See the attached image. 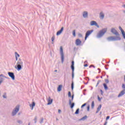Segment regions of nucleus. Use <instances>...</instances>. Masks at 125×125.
<instances>
[{
	"label": "nucleus",
	"instance_id": "f257e3e1",
	"mask_svg": "<svg viewBox=\"0 0 125 125\" xmlns=\"http://www.w3.org/2000/svg\"><path fill=\"white\" fill-rule=\"evenodd\" d=\"M110 32L112 34H113V35H115V36H110L107 37L106 40L108 42H117V41H121V40H122L120 37V34H119V32H118L116 29L112 28Z\"/></svg>",
	"mask_w": 125,
	"mask_h": 125
},
{
	"label": "nucleus",
	"instance_id": "f03ea898",
	"mask_svg": "<svg viewBox=\"0 0 125 125\" xmlns=\"http://www.w3.org/2000/svg\"><path fill=\"white\" fill-rule=\"evenodd\" d=\"M106 32H107V28H103L101 29L97 33V38H98V39H101V38H102V37H103V36H104Z\"/></svg>",
	"mask_w": 125,
	"mask_h": 125
},
{
	"label": "nucleus",
	"instance_id": "7ed1b4c3",
	"mask_svg": "<svg viewBox=\"0 0 125 125\" xmlns=\"http://www.w3.org/2000/svg\"><path fill=\"white\" fill-rule=\"evenodd\" d=\"M106 32H107V28H103L101 29L97 33V38H98V39H101V38H102V37H103V36H104Z\"/></svg>",
	"mask_w": 125,
	"mask_h": 125
},
{
	"label": "nucleus",
	"instance_id": "20e7f679",
	"mask_svg": "<svg viewBox=\"0 0 125 125\" xmlns=\"http://www.w3.org/2000/svg\"><path fill=\"white\" fill-rule=\"evenodd\" d=\"M23 67V62L21 59H19L18 62H17V67L15 66V68L18 71H21Z\"/></svg>",
	"mask_w": 125,
	"mask_h": 125
},
{
	"label": "nucleus",
	"instance_id": "39448f33",
	"mask_svg": "<svg viewBox=\"0 0 125 125\" xmlns=\"http://www.w3.org/2000/svg\"><path fill=\"white\" fill-rule=\"evenodd\" d=\"M20 109V106H19V105H17L12 112V116L13 117H14V116H16L18 112H19Z\"/></svg>",
	"mask_w": 125,
	"mask_h": 125
},
{
	"label": "nucleus",
	"instance_id": "423d86ee",
	"mask_svg": "<svg viewBox=\"0 0 125 125\" xmlns=\"http://www.w3.org/2000/svg\"><path fill=\"white\" fill-rule=\"evenodd\" d=\"M122 87L123 88V90L121 91V92L119 93V94L118 96V97H122L123 95H124L125 94V83H123Z\"/></svg>",
	"mask_w": 125,
	"mask_h": 125
},
{
	"label": "nucleus",
	"instance_id": "0eeeda50",
	"mask_svg": "<svg viewBox=\"0 0 125 125\" xmlns=\"http://www.w3.org/2000/svg\"><path fill=\"white\" fill-rule=\"evenodd\" d=\"M60 54L61 56V61L62 64L64 63V53L63 52V47L61 46L60 47Z\"/></svg>",
	"mask_w": 125,
	"mask_h": 125
},
{
	"label": "nucleus",
	"instance_id": "6e6552de",
	"mask_svg": "<svg viewBox=\"0 0 125 125\" xmlns=\"http://www.w3.org/2000/svg\"><path fill=\"white\" fill-rule=\"evenodd\" d=\"M74 65H75V62H74V61H73L71 62V70L72 71V80H74V71H75V66H74Z\"/></svg>",
	"mask_w": 125,
	"mask_h": 125
},
{
	"label": "nucleus",
	"instance_id": "1a4fd4ad",
	"mask_svg": "<svg viewBox=\"0 0 125 125\" xmlns=\"http://www.w3.org/2000/svg\"><path fill=\"white\" fill-rule=\"evenodd\" d=\"M8 75L9 77H10V78H11V79H12L13 81L15 80V75H14V73L11 72H8Z\"/></svg>",
	"mask_w": 125,
	"mask_h": 125
},
{
	"label": "nucleus",
	"instance_id": "9d476101",
	"mask_svg": "<svg viewBox=\"0 0 125 125\" xmlns=\"http://www.w3.org/2000/svg\"><path fill=\"white\" fill-rule=\"evenodd\" d=\"M90 25L91 26H96L97 28H99V25L96 22V21H92L90 22Z\"/></svg>",
	"mask_w": 125,
	"mask_h": 125
},
{
	"label": "nucleus",
	"instance_id": "9b49d317",
	"mask_svg": "<svg viewBox=\"0 0 125 125\" xmlns=\"http://www.w3.org/2000/svg\"><path fill=\"white\" fill-rule=\"evenodd\" d=\"M119 30H120V31H121L122 35L124 39L125 40V31L123 29V28H122V27H121V26H119Z\"/></svg>",
	"mask_w": 125,
	"mask_h": 125
},
{
	"label": "nucleus",
	"instance_id": "f8f14e48",
	"mask_svg": "<svg viewBox=\"0 0 125 125\" xmlns=\"http://www.w3.org/2000/svg\"><path fill=\"white\" fill-rule=\"evenodd\" d=\"M69 105L70 106V108L71 109H73L74 108V107L75 106V103H72V101H71V99H69Z\"/></svg>",
	"mask_w": 125,
	"mask_h": 125
},
{
	"label": "nucleus",
	"instance_id": "ddd939ff",
	"mask_svg": "<svg viewBox=\"0 0 125 125\" xmlns=\"http://www.w3.org/2000/svg\"><path fill=\"white\" fill-rule=\"evenodd\" d=\"M64 31V27H62L60 30H59L56 34L57 36H59L60 35H61L62 34V32Z\"/></svg>",
	"mask_w": 125,
	"mask_h": 125
},
{
	"label": "nucleus",
	"instance_id": "4468645a",
	"mask_svg": "<svg viewBox=\"0 0 125 125\" xmlns=\"http://www.w3.org/2000/svg\"><path fill=\"white\" fill-rule=\"evenodd\" d=\"M93 32V30H88L86 32L85 36L87 37H89V36L91 34V33Z\"/></svg>",
	"mask_w": 125,
	"mask_h": 125
},
{
	"label": "nucleus",
	"instance_id": "2eb2a0df",
	"mask_svg": "<svg viewBox=\"0 0 125 125\" xmlns=\"http://www.w3.org/2000/svg\"><path fill=\"white\" fill-rule=\"evenodd\" d=\"M53 102V99H50V97H49V98L48 99L47 105H51V104H52V102Z\"/></svg>",
	"mask_w": 125,
	"mask_h": 125
},
{
	"label": "nucleus",
	"instance_id": "dca6fc26",
	"mask_svg": "<svg viewBox=\"0 0 125 125\" xmlns=\"http://www.w3.org/2000/svg\"><path fill=\"white\" fill-rule=\"evenodd\" d=\"M81 43H82V41L79 39H78L76 40V45H80Z\"/></svg>",
	"mask_w": 125,
	"mask_h": 125
},
{
	"label": "nucleus",
	"instance_id": "f3484780",
	"mask_svg": "<svg viewBox=\"0 0 125 125\" xmlns=\"http://www.w3.org/2000/svg\"><path fill=\"white\" fill-rule=\"evenodd\" d=\"M104 13H103V12H101L100 13V19H104Z\"/></svg>",
	"mask_w": 125,
	"mask_h": 125
},
{
	"label": "nucleus",
	"instance_id": "a211bd4d",
	"mask_svg": "<svg viewBox=\"0 0 125 125\" xmlns=\"http://www.w3.org/2000/svg\"><path fill=\"white\" fill-rule=\"evenodd\" d=\"M36 106V103L35 102H32V104H30V107H32L31 110H33L34 109V107Z\"/></svg>",
	"mask_w": 125,
	"mask_h": 125
},
{
	"label": "nucleus",
	"instance_id": "6ab92c4d",
	"mask_svg": "<svg viewBox=\"0 0 125 125\" xmlns=\"http://www.w3.org/2000/svg\"><path fill=\"white\" fill-rule=\"evenodd\" d=\"M101 107H102V105L100 104L97 108V111L96 112V114H97V113H99V111H100Z\"/></svg>",
	"mask_w": 125,
	"mask_h": 125
},
{
	"label": "nucleus",
	"instance_id": "aec40b11",
	"mask_svg": "<svg viewBox=\"0 0 125 125\" xmlns=\"http://www.w3.org/2000/svg\"><path fill=\"white\" fill-rule=\"evenodd\" d=\"M87 119V116L85 115L84 117H82L80 119H79V121H85Z\"/></svg>",
	"mask_w": 125,
	"mask_h": 125
},
{
	"label": "nucleus",
	"instance_id": "412c9836",
	"mask_svg": "<svg viewBox=\"0 0 125 125\" xmlns=\"http://www.w3.org/2000/svg\"><path fill=\"white\" fill-rule=\"evenodd\" d=\"M87 15H88L87 12L85 11L83 12V17H84V18H86V17H87Z\"/></svg>",
	"mask_w": 125,
	"mask_h": 125
},
{
	"label": "nucleus",
	"instance_id": "4be33fe9",
	"mask_svg": "<svg viewBox=\"0 0 125 125\" xmlns=\"http://www.w3.org/2000/svg\"><path fill=\"white\" fill-rule=\"evenodd\" d=\"M4 78L5 79H7V80H9V77H7L5 76H4V75H3V74H0V78Z\"/></svg>",
	"mask_w": 125,
	"mask_h": 125
},
{
	"label": "nucleus",
	"instance_id": "5701e85b",
	"mask_svg": "<svg viewBox=\"0 0 125 125\" xmlns=\"http://www.w3.org/2000/svg\"><path fill=\"white\" fill-rule=\"evenodd\" d=\"M62 90V85H59L58 87V91L60 92Z\"/></svg>",
	"mask_w": 125,
	"mask_h": 125
},
{
	"label": "nucleus",
	"instance_id": "b1692460",
	"mask_svg": "<svg viewBox=\"0 0 125 125\" xmlns=\"http://www.w3.org/2000/svg\"><path fill=\"white\" fill-rule=\"evenodd\" d=\"M103 85L105 90H107L108 89V86L107 85V84H106L105 83H104L103 84Z\"/></svg>",
	"mask_w": 125,
	"mask_h": 125
},
{
	"label": "nucleus",
	"instance_id": "393cba45",
	"mask_svg": "<svg viewBox=\"0 0 125 125\" xmlns=\"http://www.w3.org/2000/svg\"><path fill=\"white\" fill-rule=\"evenodd\" d=\"M80 113V108H77L75 112V115H79Z\"/></svg>",
	"mask_w": 125,
	"mask_h": 125
},
{
	"label": "nucleus",
	"instance_id": "a878e982",
	"mask_svg": "<svg viewBox=\"0 0 125 125\" xmlns=\"http://www.w3.org/2000/svg\"><path fill=\"white\" fill-rule=\"evenodd\" d=\"M2 97L3 98H4V99H6L7 98V97L6 96V92L4 93L3 95H2Z\"/></svg>",
	"mask_w": 125,
	"mask_h": 125
},
{
	"label": "nucleus",
	"instance_id": "bb28decb",
	"mask_svg": "<svg viewBox=\"0 0 125 125\" xmlns=\"http://www.w3.org/2000/svg\"><path fill=\"white\" fill-rule=\"evenodd\" d=\"M54 40H55V37L53 36L51 38L52 43H54Z\"/></svg>",
	"mask_w": 125,
	"mask_h": 125
},
{
	"label": "nucleus",
	"instance_id": "cd10ccee",
	"mask_svg": "<svg viewBox=\"0 0 125 125\" xmlns=\"http://www.w3.org/2000/svg\"><path fill=\"white\" fill-rule=\"evenodd\" d=\"M15 57H17V58L20 57V55H19V54H18V53H17V52H16L15 53Z\"/></svg>",
	"mask_w": 125,
	"mask_h": 125
},
{
	"label": "nucleus",
	"instance_id": "c85d7f7f",
	"mask_svg": "<svg viewBox=\"0 0 125 125\" xmlns=\"http://www.w3.org/2000/svg\"><path fill=\"white\" fill-rule=\"evenodd\" d=\"M91 108L92 109H93V108H94V101H93L92 102Z\"/></svg>",
	"mask_w": 125,
	"mask_h": 125
},
{
	"label": "nucleus",
	"instance_id": "c756f323",
	"mask_svg": "<svg viewBox=\"0 0 125 125\" xmlns=\"http://www.w3.org/2000/svg\"><path fill=\"white\" fill-rule=\"evenodd\" d=\"M71 89L73 90L74 89V82L72 81L71 83Z\"/></svg>",
	"mask_w": 125,
	"mask_h": 125
},
{
	"label": "nucleus",
	"instance_id": "7c9ffc66",
	"mask_svg": "<svg viewBox=\"0 0 125 125\" xmlns=\"http://www.w3.org/2000/svg\"><path fill=\"white\" fill-rule=\"evenodd\" d=\"M38 120V117L37 116H35L34 119L35 124H37V120Z\"/></svg>",
	"mask_w": 125,
	"mask_h": 125
},
{
	"label": "nucleus",
	"instance_id": "2f4dec72",
	"mask_svg": "<svg viewBox=\"0 0 125 125\" xmlns=\"http://www.w3.org/2000/svg\"><path fill=\"white\" fill-rule=\"evenodd\" d=\"M72 34H73V37H76V30H75L73 31Z\"/></svg>",
	"mask_w": 125,
	"mask_h": 125
},
{
	"label": "nucleus",
	"instance_id": "473e14b6",
	"mask_svg": "<svg viewBox=\"0 0 125 125\" xmlns=\"http://www.w3.org/2000/svg\"><path fill=\"white\" fill-rule=\"evenodd\" d=\"M86 105V103L83 104L81 106L82 109H83V107L85 106Z\"/></svg>",
	"mask_w": 125,
	"mask_h": 125
},
{
	"label": "nucleus",
	"instance_id": "72a5a7b5",
	"mask_svg": "<svg viewBox=\"0 0 125 125\" xmlns=\"http://www.w3.org/2000/svg\"><path fill=\"white\" fill-rule=\"evenodd\" d=\"M68 97H72V95L71 94V92H70V91L68 92Z\"/></svg>",
	"mask_w": 125,
	"mask_h": 125
},
{
	"label": "nucleus",
	"instance_id": "f704fd0d",
	"mask_svg": "<svg viewBox=\"0 0 125 125\" xmlns=\"http://www.w3.org/2000/svg\"><path fill=\"white\" fill-rule=\"evenodd\" d=\"M17 123H18V124H23V122L21 120H18Z\"/></svg>",
	"mask_w": 125,
	"mask_h": 125
},
{
	"label": "nucleus",
	"instance_id": "c9c22d12",
	"mask_svg": "<svg viewBox=\"0 0 125 125\" xmlns=\"http://www.w3.org/2000/svg\"><path fill=\"white\" fill-rule=\"evenodd\" d=\"M104 82L106 83H109V80L108 79H105Z\"/></svg>",
	"mask_w": 125,
	"mask_h": 125
},
{
	"label": "nucleus",
	"instance_id": "e433bc0d",
	"mask_svg": "<svg viewBox=\"0 0 125 125\" xmlns=\"http://www.w3.org/2000/svg\"><path fill=\"white\" fill-rule=\"evenodd\" d=\"M78 37H79L80 38H82L83 37V35L81 33H79Z\"/></svg>",
	"mask_w": 125,
	"mask_h": 125
},
{
	"label": "nucleus",
	"instance_id": "4c0bfd02",
	"mask_svg": "<svg viewBox=\"0 0 125 125\" xmlns=\"http://www.w3.org/2000/svg\"><path fill=\"white\" fill-rule=\"evenodd\" d=\"M90 108V106H89V105H87V111H89V109Z\"/></svg>",
	"mask_w": 125,
	"mask_h": 125
},
{
	"label": "nucleus",
	"instance_id": "58836bf2",
	"mask_svg": "<svg viewBox=\"0 0 125 125\" xmlns=\"http://www.w3.org/2000/svg\"><path fill=\"white\" fill-rule=\"evenodd\" d=\"M0 81L1 82H3V81H4V79L2 77H0Z\"/></svg>",
	"mask_w": 125,
	"mask_h": 125
},
{
	"label": "nucleus",
	"instance_id": "ea45409f",
	"mask_svg": "<svg viewBox=\"0 0 125 125\" xmlns=\"http://www.w3.org/2000/svg\"><path fill=\"white\" fill-rule=\"evenodd\" d=\"M100 92H101V95H103V93H104V92H103V90H102V89H101Z\"/></svg>",
	"mask_w": 125,
	"mask_h": 125
},
{
	"label": "nucleus",
	"instance_id": "a19ab883",
	"mask_svg": "<svg viewBox=\"0 0 125 125\" xmlns=\"http://www.w3.org/2000/svg\"><path fill=\"white\" fill-rule=\"evenodd\" d=\"M71 97V101H73V100H74V95H72Z\"/></svg>",
	"mask_w": 125,
	"mask_h": 125
},
{
	"label": "nucleus",
	"instance_id": "79ce46f5",
	"mask_svg": "<svg viewBox=\"0 0 125 125\" xmlns=\"http://www.w3.org/2000/svg\"><path fill=\"white\" fill-rule=\"evenodd\" d=\"M98 101H101V98L99 97V96H98Z\"/></svg>",
	"mask_w": 125,
	"mask_h": 125
},
{
	"label": "nucleus",
	"instance_id": "37998d69",
	"mask_svg": "<svg viewBox=\"0 0 125 125\" xmlns=\"http://www.w3.org/2000/svg\"><path fill=\"white\" fill-rule=\"evenodd\" d=\"M43 123V118L41 119L40 124Z\"/></svg>",
	"mask_w": 125,
	"mask_h": 125
},
{
	"label": "nucleus",
	"instance_id": "c03bdc74",
	"mask_svg": "<svg viewBox=\"0 0 125 125\" xmlns=\"http://www.w3.org/2000/svg\"><path fill=\"white\" fill-rule=\"evenodd\" d=\"M100 83H101V80H99L97 83V85L99 84Z\"/></svg>",
	"mask_w": 125,
	"mask_h": 125
},
{
	"label": "nucleus",
	"instance_id": "a18cd8bd",
	"mask_svg": "<svg viewBox=\"0 0 125 125\" xmlns=\"http://www.w3.org/2000/svg\"><path fill=\"white\" fill-rule=\"evenodd\" d=\"M109 119H110V116H108L106 117V121L109 120Z\"/></svg>",
	"mask_w": 125,
	"mask_h": 125
},
{
	"label": "nucleus",
	"instance_id": "49530a36",
	"mask_svg": "<svg viewBox=\"0 0 125 125\" xmlns=\"http://www.w3.org/2000/svg\"><path fill=\"white\" fill-rule=\"evenodd\" d=\"M91 67H93V68H95V66L94 65H91L89 66V68H91Z\"/></svg>",
	"mask_w": 125,
	"mask_h": 125
},
{
	"label": "nucleus",
	"instance_id": "de8ad7c7",
	"mask_svg": "<svg viewBox=\"0 0 125 125\" xmlns=\"http://www.w3.org/2000/svg\"><path fill=\"white\" fill-rule=\"evenodd\" d=\"M103 76H104L106 75V73L105 72H104L102 73Z\"/></svg>",
	"mask_w": 125,
	"mask_h": 125
},
{
	"label": "nucleus",
	"instance_id": "09e8293b",
	"mask_svg": "<svg viewBox=\"0 0 125 125\" xmlns=\"http://www.w3.org/2000/svg\"><path fill=\"white\" fill-rule=\"evenodd\" d=\"M87 38H88V36L85 35V38H84L85 41H86V39H87Z\"/></svg>",
	"mask_w": 125,
	"mask_h": 125
},
{
	"label": "nucleus",
	"instance_id": "8fccbe9b",
	"mask_svg": "<svg viewBox=\"0 0 125 125\" xmlns=\"http://www.w3.org/2000/svg\"><path fill=\"white\" fill-rule=\"evenodd\" d=\"M58 113H59V114H61V110L59 109L58 110Z\"/></svg>",
	"mask_w": 125,
	"mask_h": 125
},
{
	"label": "nucleus",
	"instance_id": "3c124183",
	"mask_svg": "<svg viewBox=\"0 0 125 125\" xmlns=\"http://www.w3.org/2000/svg\"><path fill=\"white\" fill-rule=\"evenodd\" d=\"M98 70L99 71V73H100L101 72V69H100V68H98Z\"/></svg>",
	"mask_w": 125,
	"mask_h": 125
},
{
	"label": "nucleus",
	"instance_id": "603ef678",
	"mask_svg": "<svg viewBox=\"0 0 125 125\" xmlns=\"http://www.w3.org/2000/svg\"><path fill=\"white\" fill-rule=\"evenodd\" d=\"M21 112H19L18 114V116H20V115H21Z\"/></svg>",
	"mask_w": 125,
	"mask_h": 125
},
{
	"label": "nucleus",
	"instance_id": "864d4df0",
	"mask_svg": "<svg viewBox=\"0 0 125 125\" xmlns=\"http://www.w3.org/2000/svg\"><path fill=\"white\" fill-rule=\"evenodd\" d=\"M87 66H88L87 64H85L84 65V67H87Z\"/></svg>",
	"mask_w": 125,
	"mask_h": 125
},
{
	"label": "nucleus",
	"instance_id": "5fc2aeb1",
	"mask_svg": "<svg viewBox=\"0 0 125 125\" xmlns=\"http://www.w3.org/2000/svg\"><path fill=\"white\" fill-rule=\"evenodd\" d=\"M83 87H84V85H82L81 86V89H83Z\"/></svg>",
	"mask_w": 125,
	"mask_h": 125
},
{
	"label": "nucleus",
	"instance_id": "6e6d98bb",
	"mask_svg": "<svg viewBox=\"0 0 125 125\" xmlns=\"http://www.w3.org/2000/svg\"><path fill=\"white\" fill-rule=\"evenodd\" d=\"M16 61H18V58H17V57H16Z\"/></svg>",
	"mask_w": 125,
	"mask_h": 125
},
{
	"label": "nucleus",
	"instance_id": "4d7b16f0",
	"mask_svg": "<svg viewBox=\"0 0 125 125\" xmlns=\"http://www.w3.org/2000/svg\"><path fill=\"white\" fill-rule=\"evenodd\" d=\"M107 125V121H106V122L104 123V125Z\"/></svg>",
	"mask_w": 125,
	"mask_h": 125
},
{
	"label": "nucleus",
	"instance_id": "13d9d810",
	"mask_svg": "<svg viewBox=\"0 0 125 125\" xmlns=\"http://www.w3.org/2000/svg\"><path fill=\"white\" fill-rule=\"evenodd\" d=\"M2 82H3V81H0V84H1Z\"/></svg>",
	"mask_w": 125,
	"mask_h": 125
},
{
	"label": "nucleus",
	"instance_id": "bf43d9fd",
	"mask_svg": "<svg viewBox=\"0 0 125 125\" xmlns=\"http://www.w3.org/2000/svg\"><path fill=\"white\" fill-rule=\"evenodd\" d=\"M96 78V79H99V76H97Z\"/></svg>",
	"mask_w": 125,
	"mask_h": 125
},
{
	"label": "nucleus",
	"instance_id": "052dcab7",
	"mask_svg": "<svg viewBox=\"0 0 125 125\" xmlns=\"http://www.w3.org/2000/svg\"><path fill=\"white\" fill-rule=\"evenodd\" d=\"M101 114H102V112H100V115H101Z\"/></svg>",
	"mask_w": 125,
	"mask_h": 125
},
{
	"label": "nucleus",
	"instance_id": "680f3d73",
	"mask_svg": "<svg viewBox=\"0 0 125 125\" xmlns=\"http://www.w3.org/2000/svg\"><path fill=\"white\" fill-rule=\"evenodd\" d=\"M54 72H57V70H55L54 71Z\"/></svg>",
	"mask_w": 125,
	"mask_h": 125
},
{
	"label": "nucleus",
	"instance_id": "e2e57ef3",
	"mask_svg": "<svg viewBox=\"0 0 125 125\" xmlns=\"http://www.w3.org/2000/svg\"><path fill=\"white\" fill-rule=\"evenodd\" d=\"M87 83H88V82H87V83H84V84H86Z\"/></svg>",
	"mask_w": 125,
	"mask_h": 125
},
{
	"label": "nucleus",
	"instance_id": "0e129e2a",
	"mask_svg": "<svg viewBox=\"0 0 125 125\" xmlns=\"http://www.w3.org/2000/svg\"><path fill=\"white\" fill-rule=\"evenodd\" d=\"M103 76H101V79H103Z\"/></svg>",
	"mask_w": 125,
	"mask_h": 125
},
{
	"label": "nucleus",
	"instance_id": "69168bd1",
	"mask_svg": "<svg viewBox=\"0 0 125 125\" xmlns=\"http://www.w3.org/2000/svg\"><path fill=\"white\" fill-rule=\"evenodd\" d=\"M97 86H98V85H97V84L96 85V87H97Z\"/></svg>",
	"mask_w": 125,
	"mask_h": 125
},
{
	"label": "nucleus",
	"instance_id": "338daca9",
	"mask_svg": "<svg viewBox=\"0 0 125 125\" xmlns=\"http://www.w3.org/2000/svg\"><path fill=\"white\" fill-rule=\"evenodd\" d=\"M106 70H108V68L105 67Z\"/></svg>",
	"mask_w": 125,
	"mask_h": 125
},
{
	"label": "nucleus",
	"instance_id": "774afa93",
	"mask_svg": "<svg viewBox=\"0 0 125 125\" xmlns=\"http://www.w3.org/2000/svg\"><path fill=\"white\" fill-rule=\"evenodd\" d=\"M123 12H124V13H125V10H124Z\"/></svg>",
	"mask_w": 125,
	"mask_h": 125
}]
</instances>
